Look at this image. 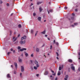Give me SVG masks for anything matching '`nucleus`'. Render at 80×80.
I'll return each instance as SVG.
<instances>
[{
    "label": "nucleus",
    "instance_id": "1",
    "mask_svg": "<svg viewBox=\"0 0 80 80\" xmlns=\"http://www.w3.org/2000/svg\"><path fill=\"white\" fill-rule=\"evenodd\" d=\"M26 38L27 37L25 36H24L23 37H22L21 38L22 41L20 42V44H21V45H23V44H25V40H24L23 41H22V40H25Z\"/></svg>",
    "mask_w": 80,
    "mask_h": 80
},
{
    "label": "nucleus",
    "instance_id": "2",
    "mask_svg": "<svg viewBox=\"0 0 80 80\" xmlns=\"http://www.w3.org/2000/svg\"><path fill=\"white\" fill-rule=\"evenodd\" d=\"M39 67H40V65H36V66H34V69L35 70H37Z\"/></svg>",
    "mask_w": 80,
    "mask_h": 80
},
{
    "label": "nucleus",
    "instance_id": "3",
    "mask_svg": "<svg viewBox=\"0 0 80 80\" xmlns=\"http://www.w3.org/2000/svg\"><path fill=\"white\" fill-rule=\"evenodd\" d=\"M71 69L73 71H75V67L73 66V64H72L71 65Z\"/></svg>",
    "mask_w": 80,
    "mask_h": 80
},
{
    "label": "nucleus",
    "instance_id": "4",
    "mask_svg": "<svg viewBox=\"0 0 80 80\" xmlns=\"http://www.w3.org/2000/svg\"><path fill=\"white\" fill-rule=\"evenodd\" d=\"M21 71L22 72H24V67L23 66H21Z\"/></svg>",
    "mask_w": 80,
    "mask_h": 80
},
{
    "label": "nucleus",
    "instance_id": "5",
    "mask_svg": "<svg viewBox=\"0 0 80 80\" xmlns=\"http://www.w3.org/2000/svg\"><path fill=\"white\" fill-rule=\"evenodd\" d=\"M63 68V65H62V67L60 66L59 68V70H61L62 68Z\"/></svg>",
    "mask_w": 80,
    "mask_h": 80
},
{
    "label": "nucleus",
    "instance_id": "6",
    "mask_svg": "<svg viewBox=\"0 0 80 80\" xmlns=\"http://www.w3.org/2000/svg\"><path fill=\"white\" fill-rule=\"evenodd\" d=\"M24 50H27V48H23L22 49H20V51L21 52H23V51H24Z\"/></svg>",
    "mask_w": 80,
    "mask_h": 80
},
{
    "label": "nucleus",
    "instance_id": "7",
    "mask_svg": "<svg viewBox=\"0 0 80 80\" xmlns=\"http://www.w3.org/2000/svg\"><path fill=\"white\" fill-rule=\"evenodd\" d=\"M7 78H11L10 76V74H8L7 75Z\"/></svg>",
    "mask_w": 80,
    "mask_h": 80
},
{
    "label": "nucleus",
    "instance_id": "8",
    "mask_svg": "<svg viewBox=\"0 0 80 80\" xmlns=\"http://www.w3.org/2000/svg\"><path fill=\"white\" fill-rule=\"evenodd\" d=\"M41 19H42V18L41 17H38V20L39 21V22H41Z\"/></svg>",
    "mask_w": 80,
    "mask_h": 80
},
{
    "label": "nucleus",
    "instance_id": "9",
    "mask_svg": "<svg viewBox=\"0 0 80 80\" xmlns=\"http://www.w3.org/2000/svg\"><path fill=\"white\" fill-rule=\"evenodd\" d=\"M17 38H15V37H13V42H15V41H16V40H17Z\"/></svg>",
    "mask_w": 80,
    "mask_h": 80
},
{
    "label": "nucleus",
    "instance_id": "10",
    "mask_svg": "<svg viewBox=\"0 0 80 80\" xmlns=\"http://www.w3.org/2000/svg\"><path fill=\"white\" fill-rule=\"evenodd\" d=\"M35 64L36 65H39L38 64V62L37 60H35Z\"/></svg>",
    "mask_w": 80,
    "mask_h": 80
},
{
    "label": "nucleus",
    "instance_id": "11",
    "mask_svg": "<svg viewBox=\"0 0 80 80\" xmlns=\"http://www.w3.org/2000/svg\"><path fill=\"white\" fill-rule=\"evenodd\" d=\"M18 61L19 62H20V63H22V59L19 58L18 59Z\"/></svg>",
    "mask_w": 80,
    "mask_h": 80
},
{
    "label": "nucleus",
    "instance_id": "12",
    "mask_svg": "<svg viewBox=\"0 0 80 80\" xmlns=\"http://www.w3.org/2000/svg\"><path fill=\"white\" fill-rule=\"evenodd\" d=\"M14 64L15 65V67L16 68H17V63H16V62H14Z\"/></svg>",
    "mask_w": 80,
    "mask_h": 80
},
{
    "label": "nucleus",
    "instance_id": "13",
    "mask_svg": "<svg viewBox=\"0 0 80 80\" xmlns=\"http://www.w3.org/2000/svg\"><path fill=\"white\" fill-rule=\"evenodd\" d=\"M48 71H46L45 72L44 75H48Z\"/></svg>",
    "mask_w": 80,
    "mask_h": 80
},
{
    "label": "nucleus",
    "instance_id": "14",
    "mask_svg": "<svg viewBox=\"0 0 80 80\" xmlns=\"http://www.w3.org/2000/svg\"><path fill=\"white\" fill-rule=\"evenodd\" d=\"M39 11L40 12H42V10H43V9H42V8H41V7H40L39 8Z\"/></svg>",
    "mask_w": 80,
    "mask_h": 80
},
{
    "label": "nucleus",
    "instance_id": "15",
    "mask_svg": "<svg viewBox=\"0 0 80 80\" xmlns=\"http://www.w3.org/2000/svg\"><path fill=\"white\" fill-rule=\"evenodd\" d=\"M42 3V2H38L37 3V5H40V4H41V3Z\"/></svg>",
    "mask_w": 80,
    "mask_h": 80
},
{
    "label": "nucleus",
    "instance_id": "16",
    "mask_svg": "<svg viewBox=\"0 0 80 80\" xmlns=\"http://www.w3.org/2000/svg\"><path fill=\"white\" fill-rule=\"evenodd\" d=\"M38 32V31H36L35 35V37H36L37 36V33Z\"/></svg>",
    "mask_w": 80,
    "mask_h": 80
},
{
    "label": "nucleus",
    "instance_id": "17",
    "mask_svg": "<svg viewBox=\"0 0 80 80\" xmlns=\"http://www.w3.org/2000/svg\"><path fill=\"white\" fill-rule=\"evenodd\" d=\"M36 52H39V48H37L36 49Z\"/></svg>",
    "mask_w": 80,
    "mask_h": 80
},
{
    "label": "nucleus",
    "instance_id": "18",
    "mask_svg": "<svg viewBox=\"0 0 80 80\" xmlns=\"http://www.w3.org/2000/svg\"><path fill=\"white\" fill-rule=\"evenodd\" d=\"M41 33L42 34H45V31H44L41 32Z\"/></svg>",
    "mask_w": 80,
    "mask_h": 80
},
{
    "label": "nucleus",
    "instance_id": "19",
    "mask_svg": "<svg viewBox=\"0 0 80 80\" xmlns=\"http://www.w3.org/2000/svg\"><path fill=\"white\" fill-rule=\"evenodd\" d=\"M25 55L26 57H28V53H25Z\"/></svg>",
    "mask_w": 80,
    "mask_h": 80
},
{
    "label": "nucleus",
    "instance_id": "20",
    "mask_svg": "<svg viewBox=\"0 0 80 80\" xmlns=\"http://www.w3.org/2000/svg\"><path fill=\"white\" fill-rule=\"evenodd\" d=\"M61 73H60V71H59L58 72V75H60Z\"/></svg>",
    "mask_w": 80,
    "mask_h": 80
},
{
    "label": "nucleus",
    "instance_id": "21",
    "mask_svg": "<svg viewBox=\"0 0 80 80\" xmlns=\"http://www.w3.org/2000/svg\"><path fill=\"white\" fill-rule=\"evenodd\" d=\"M68 61L69 62H71V63H72V59H69L68 60Z\"/></svg>",
    "mask_w": 80,
    "mask_h": 80
},
{
    "label": "nucleus",
    "instance_id": "22",
    "mask_svg": "<svg viewBox=\"0 0 80 80\" xmlns=\"http://www.w3.org/2000/svg\"><path fill=\"white\" fill-rule=\"evenodd\" d=\"M31 33H33V30L32 29L31 30Z\"/></svg>",
    "mask_w": 80,
    "mask_h": 80
},
{
    "label": "nucleus",
    "instance_id": "23",
    "mask_svg": "<svg viewBox=\"0 0 80 80\" xmlns=\"http://www.w3.org/2000/svg\"><path fill=\"white\" fill-rule=\"evenodd\" d=\"M18 27L19 28H21V27H22V26L21 25V24H19L18 25Z\"/></svg>",
    "mask_w": 80,
    "mask_h": 80
},
{
    "label": "nucleus",
    "instance_id": "24",
    "mask_svg": "<svg viewBox=\"0 0 80 80\" xmlns=\"http://www.w3.org/2000/svg\"><path fill=\"white\" fill-rule=\"evenodd\" d=\"M11 53V52H8V53L7 55H10V54Z\"/></svg>",
    "mask_w": 80,
    "mask_h": 80
},
{
    "label": "nucleus",
    "instance_id": "25",
    "mask_svg": "<svg viewBox=\"0 0 80 80\" xmlns=\"http://www.w3.org/2000/svg\"><path fill=\"white\" fill-rule=\"evenodd\" d=\"M20 48H21V47H20V46H19L18 47V50H20Z\"/></svg>",
    "mask_w": 80,
    "mask_h": 80
},
{
    "label": "nucleus",
    "instance_id": "26",
    "mask_svg": "<svg viewBox=\"0 0 80 80\" xmlns=\"http://www.w3.org/2000/svg\"><path fill=\"white\" fill-rule=\"evenodd\" d=\"M55 44L57 45H58V42H56Z\"/></svg>",
    "mask_w": 80,
    "mask_h": 80
},
{
    "label": "nucleus",
    "instance_id": "27",
    "mask_svg": "<svg viewBox=\"0 0 80 80\" xmlns=\"http://www.w3.org/2000/svg\"><path fill=\"white\" fill-rule=\"evenodd\" d=\"M66 78H68V75H66V76H65Z\"/></svg>",
    "mask_w": 80,
    "mask_h": 80
},
{
    "label": "nucleus",
    "instance_id": "28",
    "mask_svg": "<svg viewBox=\"0 0 80 80\" xmlns=\"http://www.w3.org/2000/svg\"><path fill=\"white\" fill-rule=\"evenodd\" d=\"M75 18H74V17H71V19L72 20H74Z\"/></svg>",
    "mask_w": 80,
    "mask_h": 80
},
{
    "label": "nucleus",
    "instance_id": "29",
    "mask_svg": "<svg viewBox=\"0 0 80 80\" xmlns=\"http://www.w3.org/2000/svg\"><path fill=\"white\" fill-rule=\"evenodd\" d=\"M53 43V44H55V43H56V42H55V40H54Z\"/></svg>",
    "mask_w": 80,
    "mask_h": 80
},
{
    "label": "nucleus",
    "instance_id": "30",
    "mask_svg": "<svg viewBox=\"0 0 80 80\" xmlns=\"http://www.w3.org/2000/svg\"><path fill=\"white\" fill-rule=\"evenodd\" d=\"M57 55L58 57L59 55L58 54V52H56Z\"/></svg>",
    "mask_w": 80,
    "mask_h": 80
},
{
    "label": "nucleus",
    "instance_id": "31",
    "mask_svg": "<svg viewBox=\"0 0 80 80\" xmlns=\"http://www.w3.org/2000/svg\"><path fill=\"white\" fill-rule=\"evenodd\" d=\"M74 25H78V23H74Z\"/></svg>",
    "mask_w": 80,
    "mask_h": 80
},
{
    "label": "nucleus",
    "instance_id": "32",
    "mask_svg": "<svg viewBox=\"0 0 80 80\" xmlns=\"http://www.w3.org/2000/svg\"><path fill=\"white\" fill-rule=\"evenodd\" d=\"M50 12H53V10H49Z\"/></svg>",
    "mask_w": 80,
    "mask_h": 80
},
{
    "label": "nucleus",
    "instance_id": "33",
    "mask_svg": "<svg viewBox=\"0 0 80 80\" xmlns=\"http://www.w3.org/2000/svg\"><path fill=\"white\" fill-rule=\"evenodd\" d=\"M6 5L7 6H8V7L9 6V4L7 3L6 4Z\"/></svg>",
    "mask_w": 80,
    "mask_h": 80
},
{
    "label": "nucleus",
    "instance_id": "34",
    "mask_svg": "<svg viewBox=\"0 0 80 80\" xmlns=\"http://www.w3.org/2000/svg\"><path fill=\"white\" fill-rule=\"evenodd\" d=\"M33 16H35L36 15V14H35V13H33Z\"/></svg>",
    "mask_w": 80,
    "mask_h": 80
},
{
    "label": "nucleus",
    "instance_id": "35",
    "mask_svg": "<svg viewBox=\"0 0 80 80\" xmlns=\"http://www.w3.org/2000/svg\"><path fill=\"white\" fill-rule=\"evenodd\" d=\"M31 57H33V54H32L31 55Z\"/></svg>",
    "mask_w": 80,
    "mask_h": 80
},
{
    "label": "nucleus",
    "instance_id": "36",
    "mask_svg": "<svg viewBox=\"0 0 80 80\" xmlns=\"http://www.w3.org/2000/svg\"><path fill=\"white\" fill-rule=\"evenodd\" d=\"M72 16H75V14H74V13H72Z\"/></svg>",
    "mask_w": 80,
    "mask_h": 80
},
{
    "label": "nucleus",
    "instance_id": "37",
    "mask_svg": "<svg viewBox=\"0 0 80 80\" xmlns=\"http://www.w3.org/2000/svg\"><path fill=\"white\" fill-rule=\"evenodd\" d=\"M22 73H20V77H22Z\"/></svg>",
    "mask_w": 80,
    "mask_h": 80
},
{
    "label": "nucleus",
    "instance_id": "38",
    "mask_svg": "<svg viewBox=\"0 0 80 80\" xmlns=\"http://www.w3.org/2000/svg\"><path fill=\"white\" fill-rule=\"evenodd\" d=\"M3 2L2 1H0V3H2Z\"/></svg>",
    "mask_w": 80,
    "mask_h": 80
},
{
    "label": "nucleus",
    "instance_id": "39",
    "mask_svg": "<svg viewBox=\"0 0 80 80\" xmlns=\"http://www.w3.org/2000/svg\"><path fill=\"white\" fill-rule=\"evenodd\" d=\"M64 9H67V7H65Z\"/></svg>",
    "mask_w": 80,
    "mask_h": 80
},
{
    "label": "nucleus",
    "instance_id": "40",
    "mask_svg": "<svg viewBox=\"0 0 80 80\" xmlns=\"http://www.w3.org/2000/svg\"><path fill=\"white\" fill-rule=\"evenodd\" d=\"M48 40H49V41L50 40V38H48Z\"/></svg>",
    "mask_w": 80,
    "mask_h": 80
},
{
    "label": "nucleus",
    "instance_id": "41",
    "mask_svg": "<svg viewBox=\"0 0 80 80\" xmlns=\"http://www.w3.org/2000/svg\"><path fill=\"white\" fill-rule=\"evenodd\" d=\"M33 5V4L32 3L31 4V5H30V6H32V5Z\"/></svg>",
    "mask_w": 80,
    "mask_h": 80
},
{
    "label": "nucleus",
    "instance_id": "42",
    "mask_svg": "<svg viewBox=\"0 0 80 80\" xmlns=\"http://www.w3.org/2000/svg\"><path fill=\"white\" fill-rule=\"evenodd\" d=\"M52 46H50V49L52 50Z\"/></svg>",
    "mask_w": 80,
    "mask_h": 80
},
{
    "label": "nucleus",
    "instance_id": "43",
    "mask_svg": "<svg viewBox=\"0 0 80 80\" xmlns=\"http://www.w3.org/2000/svg\"><path fill=\"white\" fill-rule=\"evenodd\" d=\"M52 75H54V76H55L56 74H55V73L54 74H52Z\"/></svg>",
    "mask_w": 80,
    "mask_h": 80
},
{
    "label": "nucleus",
    "instance_id": "44",
    "mask_svg": "<svg viewBox=\"0 0 80 80\" xmlns=\"http://www.w3.org/2000/svg\"><path fill=\"white\" fill-rule=\"evenodd\" d=\"M12 35V31L10 32V35Z\"/></svg>",
    "mask_w": 80,
    "mask_h": 80
},
{
    "label": "nucleus",
    "instance_id": "45",
    "mask_svg": "<svg viewBox=\"0 0 80 80\" xmlns=\"http://www.w3.org/2000/svg\"><path fill=\"white\" fill-rule=\"evenodd\" d=\"M16 72L15 71H14V74H16Z\"/></svg>",
    "mask_w": 80,
    "mask_h": 80
},
{
    "label": "nucleus",
    "instance_id": "46",
    "mask_svg": "<svg viewBox=\"0 0 80 80\" xmlns=\"http://www.w3.org/2000/svg\"><path fill=\"white\" fill-rule=\"evenodd\" d=\"M13 15V13H12L11 14V16H12Z\"/></svg>",
    "mask_w": 80,
    "mask_h": 80
},
{
    "label": "nucleus",
    "instance_id": "47",
    "mask_svg": "<svg viewBox=\"0 0 80 80\" xmlns=\"http://www.w3.org/2000/svg\"><path fill=\"white\" fill-rule=\"evenodd\" d=\"M64 80H67V78H64Z\"/></svg>",
    "mask_w": 80,
    "mask_h": 80
},
{
    "label": "nucleus",
    "instance_id": "48",
    "mask_svg": "<svg viewBox=\"0 0 80 80\" xmlns=\"http://www.w3.org/2000/svg\"><path fill=\"white\" fill-rule=\"evenodd\" d=\"M36 76H37V77H38V76H39V74H37Z\"/></svg>",
    "mask_w": 80,
    "mask_h": 80
},
{
    "label": "nucleus",
    "instance_id": "49",
    "mask_svg": "<svg viewBox=\"0 0 80 80\" xmlns=\"http://www.w3.org/2000/svg\"><path fill=\"white\" fill-rule=\"evenodd\" d=\"M44 46H45V45L43 44V45H42V47H43Z\"/></svg>",
    "mask_w": 80,
    "mask_h": 80
},
{
    "label": "nucleus",
    "instance_id": "50",
    "mask_svg": "<svg viewBox=\"0 0 80 80\" xmlns=\"http://www.w3.org/2000/svg\"><path fill=\"white\" fill-rule=\"evenodd\" d=\"M75 12H77V11H78L77 9H75Z\"/></svg>",
    "mask_w": 80,
    "mask_h": 80
},
{
    "label": "nucleus",
    "instance_id": "51",
    "mask_svg": "<svg viewBox=\"0 0 80 80\" xmlns=\"http://www.w3.org/2000/svg\"><path fill=\"white\" fill-rule=\"evenodd\" d=\"M72 27H74V25H71Z\"/></svg>",
    "mask_w": 80,
    "mask_h": 80
},
{
    "label": "nucleus",
    "instance_id": "52",
    "mask_svg": "<svg viewBox=\"0 0 80 80\" xmlns=\"http://www.w3.org/2000/svg\"><path fill=\"white\" fill-rule=\"evenodd\" d=\"M52 72L53 73H54V71H52Z\"/></svg>",
    "mask_w": 80,
    "mask_h": 80
},
{
    "label": "nucleus",
    "instance_id": "53",
    "mask_svg": "<svg viewBox=\"0 0 80 80\" xmlns=\"http://www.w3.org/2000/svg\"><path fill=\"white\" fill-rule=\"evenodd\" d=\"M48 14H49L50 13V12H49V11H48Z\"/></svg>",
    "mask_w": 80,
    "mask_h": 80
},
{
    "label": "nucleus",
    "instance_id": "54",
    "mask_svg": "<svg viewBox=\"0 0 80 80\" xmlns=\"http://www.w3.org/2000/svg\"><path fill=\"white\" fill-rule=\"evenodd\" d=\"M15 51L13 50V53H15Z\"/></svg>",
    "mask_w": 80,
    "mask_h": 80
},
{
    "label": "nucleus",
    "instance_id": "55",
    "mask_svg": "<svg viewBox=\"0 0 80 80\" xmlns=\"http://www.w3.org/2000/svg\"><path fill=\"white\" fill-rule=\"evenodd\" d=\"M11 51H13V49H11Z\"/></svg>",
    "mask_w": 80,
    "mask_h": 80
},
{
    "label": "nucleus",
    "instance_id": "56",
    "mask_svg": "<svg viewBox=\"0 0 80 80\" xmlns=\"http://www.w3.org/2000/svg\"><path fill=\"white\" fill-rule=\"evenodd\" d=\"M57 59L58 60V59H59L58 58V57H57Z\"/></svg>",
    "mask_w": 80,
    "mask_h": 80
},
{
    "label": "nucleus",
    "instance_id": "57",
    "mask_svg": "<svg viewBox=\"0 0 80 80\" xmlns=\"http://www.w3.org/2000/svg\"><path fill=\"white\" fill-rule=\"evenodd\" d=\"M55 80H57V78H56L55 79Z\"/></svg>",
    "mask_w": 80,
    "mask_h": 80
},
{
    "label": "nucleus",
    "instance_id": "58",
    "mask_svg": "<svg viewBox=\"0 0 80 80\" xmlns=\"http://www.w3.org/2000/svg\"><path fill=\"white\" fill-rule=\"evenodd\" d=\"M47 35H45V36L46 37H47Z\"/></svg>",
    "mask_w": 80,
    "mask_h": 80
},
{
    "label": "nucleus",
    "instance_id": "59",
    "mask_svg": "<svg viewBox=\"0 0 80 80\" xmlns=\"http://www.w3.org/2000/svg\"><path fill=\"white\" fill-rule=\"evenodd\" d=\"M20 37V34H18V37Z\"/></svg>",
    "mask_w": 80,
    "mask_h": 80
},
{
    "label": "nucleus",
    "instance_id": "60",
    "mask_svg": "<svg viewBox=\"0 0 80 80\" xmlns=\"http://www.w3.org/2000/svg\"><path fill=\"white\" fill-rule=\"evenodd\" d=\"M78 54L79 55H80V53L79 52V53H78Z\"/></svg>",
    "mask_w": 80,
    "mask_h": 80
},
{
    "label": "nucleus",
    "instance_id": "61",
    "mask_svg": "<svg viewBox=\"0 0 80 80\" xmlns=\"http://www.w3.org/2000/svg\"><path fill=\"white\" fill-rule=\"evenodd\" d=\"M21 56H22V57H23V54H22L21 55Z\"/></svg>",
    "mask_w": 80,
    "mask_h": 80
},
{
    "label": "nucleus",
    "instance_id": "62",
    "mask_svg": "<svg viewBox=\"0 0 80 80\" xmlns=\"http://www.w3.org/2000/svg\"><path fill=\"white\" fill-rule=\"evenodd\" d=\"M44 57H45V58H46V56L44 55Z\"/></svg>",
    "mask_w": 80,
    "mask_h": 80
},
{
    "label": "nucleus",
    "instance_id": "63",
    "mask_svg": "<svg viewBox=\"0 0 80 80\" xmlns=\"http://www.w3.org/2000/svg\"><path fill=\"white\" fill-rule=\"evenodd\" d=\"M78 70H79V71H80V68H79V69H78Z\"/></svg>",
    "mask_w": 80,
    "mask_h": 80
},
{
    "label": "nucleus",
    "instance_id": "64",
    "mask_svg": "<svg viewBox=\"0 0 80 80\" xmlns=\"http://www.w3.org/2000/svg\"><path fill=\"white\" fill-rule=\"evenodd\" d=\"M50 77H51V78H52V76H50Z\"/></svg>",
    "mask_w": 80,
    "mask_h": 80
}]
</instances>
